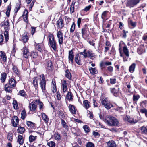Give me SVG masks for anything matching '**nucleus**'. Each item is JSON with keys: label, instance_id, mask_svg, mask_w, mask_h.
<instances>
[{"label": "nucleus", "instance_id": "obj_31", "mask_svg": "<svg viewBox=\"0 0 147 147\" xmlns=\"http://www.w3.org/2000/svg\"><path fill=\"white\" fill-rule=\"evenodd\" d=\"M84 106L86 109H88L90 107V102L87 100H84L83 101Z\"/></svg>", "mask_w": 147, "mask_h": 147}, {"label": "nucleus", "instance_id": "obj_2", "mask_svg": "<svg viewBox=\"0 0 147 147\" xmlns=\"http://www.w3.org/2000/svg\"><path fill=\"white\" fill-rule=\"evenodd\" d=\"M48 38L49 45L54 50L56 51L57 49V45L53 34H50L49 35Z\"/></svg>", "mask_w": 147, "mask_h": 147}, {"label": "nucleus", "instance_id": "obj_55", "mask_svg": "<svg viewBox=\"0 0 147 147\" xmlns=\"http://www.w3.org/2000/svg\"><path fill=\"white\" fill-rule=\"evenodd\" d=\"M75 2H74V1H73V2L72 3L71 5V7L70 8V9L71 11L72 9H73L72 11H71L72 13H73L74 12V5L75 3Z\"/></svg>", "mask_w": 147, "mask_h": 147}, {"label": "nucleus", "instance_id": "obj_38", "mask_svg": "<svg viewBox=\"0 0 147 147\" xmlns=\"http://www.w3.org/2000/svg\"><path fill=\"white\" fill-rule=\"evenodd\" d=\"M12 65L13 66L12 68L13 71L14 73H15L17 76H19L20 75L19 72L18 70L17 67L13 64H12Z\"/></svg>", "mask_w": 147, "mask_h": 147}, {"label": "nucleus", "instance_id": "obj_41", "mask_svg": "<svg viewBox=\"0 0 147 147\" xmlns=\"http://www.w3.org/2000/svg\"><path fill=\"white\" fill-rule=\"evenodd\" d=\"M27 125L29 127L33 128L35 127V124L31 121H28L27 122Z\"/></svg>", "mask_w": 147, "mask_h": 147}, {"label": "nucleus", "instance_id": "obj_23", "mask_svg": "<svg viewBox=\"0 0 147 147\" xmlns=\"http://www.w3.org/2000/svg\"><path fill=\"white\" fill-rule=\"evenodd\" d=\"M0 57L2 59L3 61L4 62H6L7 56L5 53L2 51H0Z\"/></svg>", "mask_w": 147, "mask_h": 147}, {"label": "nucleus", "instance_id": "obj_27", "mask_svg": "<svg viewBox=\"0 0 147 147\" xmlns=\"http://www.w3.org/2000/svg\"><path fill=\"white\" fill-rule=\"evenodd\" d=\"M65 77L69 80H72V76L71 74L69 71V70L68 69L66 70L65 71Z\"/></svg>", "mask_w": 147, "mask_h": 147}, {"label": "nucleus", "instance_id": "obj_3", "mask_svg": "<svg viewBox=\"0 0 147 147\" xmlns=\"http://www.w3.org/2000/svg\"><path fill=\"white\" fill-rule=\"evenodd\" d=\"M39 84L42 91L44 92L46 90V81L44 75L42 74L40 76V78H39Z\"/></svg>", "mask_w": 147, "mask_h": 147}, {"label": "nucleus", "instance_id": "obj_22", "mask_svg": "<svg viewBox=\"0 0 147 147\" xmlns=\"http://www.w3.org/2000/svg\"><path fill=\"white\" fill-rule=\"evenodd\" d=\"M110 89L111 92L113 93L115 96H117L119 90V88L117 89H116L115 88H111Z\"/></svg>", "mask_w": 147, "mask_h": 147}, {"label": "nucleus", "instance_id": "obj_17", "mask_svg": "<svg viewBox=\"0 0 147 147\" xmlns=\"http://www.w3.org/2000/svg\"><path fill=\"white\" fill-rule=\"evenodd\" d=\"M66 99L69 101H72L73 100L74 96L71 92H68L66 96Z\"/></svg>", "mask_w": 147, "mask_h": 147}, {"label": "nucleus", "instance_id": "obj_28", "mask_svg": "<svg viewBox=\"0 0 147 147\" xmlns=\"http://www.w3.org/2000/svg\"><path fill=\"white\" fill-rule=\"evenodd\" d=\"M123 51L124 53L126 56L127 57L129 56V51L125 45V46L123 47Z\"/></svg>", "mask_w": 147, "mask_h": 147}, {"label": "nucleus", "instance_id": "obj_20", "mask_svg": "<svg viewBox=\"0 0 147 147\" xmlns=\"http://www.w3.org/2000/svg\"><path fill=\"white\" fill-rule=\"evenodd\" d=\"M63 20L61 18H60L57 21V26L60 28H62L64 26Z\"/></svg>", "mask_w": 147, "mask_h": 147}, {"label": "nucleus", "instance_id": "obj_50", "mask_svg": "<svg viewBox=\"0 0 147 147\" xmlns=\"http://www.w3.org/2000/svg\"><path fill=\"white\" fill-rule=\"evenodd\" d=\"M108 11H104L102 14L101 18L104 20L105 18L107 17V15L108 13Z\"/></svg>", "mask_w": 147, "mask_h": 147}, {"label": "nucleus", "instance_id": "obj_64", "mask_svg": "<svg viewBox=\"0 0 147 147\" xmlns=\"http://www.w3.org/2000/svg\"><path fill=\"white\" fill-rule=\"evenodd\" d=\"M31 57L34 58H36L38 56V54L36 53H32L31 55H30Z\"/></svg>", "mask_w": 147, "mask_h": 147}, {"label": "nucleus", "instance_id": "obj_42", "mask_svg": "<svg viewBox=\"0 0 147 147\" xmlns=\"http://www.w3.org/2000/svg\"><path fill=\"white\" fill-rule=\"evenodd\" d=\"M16 80L13 78H11L9 80L8 83H7L9 85H12V84H15V86H16Z\"/></svg>", "mask_w": 147, "mask_h": 147}, {"label": "nucleus", "instance_id": "obj_59", "mask_svg": "<svg viewBox=\"0 0 147 147\" xmlns=\"http://www.w3.org/2000/svg\"><path fill=\"white\" fill-rule=\"evenodd\" d=\"M14 118H16L15 119L16 123L15 127H17V125H18L19 119L17 116H14Z\"/></svg>", "mask_w": 147, "mask_h": 147}, {"label": "nucleus", "instance_id": "obj_6", "mask_svg": "<svg viewBox=\"0 0 147 147\" xmlns=\"http://www.w3.org/2000/svg\"><path fill=\"white\" fill-rule=\"evenodd\" d=\"M0 25L1 27L4 26V28L6 30H9L10 29V25L8 20L2 22L0 24Z\"/></svg>", "mask_w": 147, "mask_h": 147}, {"label": "nucleus", "instance_id": "obj_54", "mask_svg": "<svg viewBox=\"0 0 147 147\" xmlns=\"http://www.w3.org/2000/svg\"><path fill=\"white\" fill-rule=\"evenodd\" d=\"M140 98L139 95H135L134 94L133 96V100L134 101H136L138 100Z\"/></svg>", "mask_w": 147, "mask_h": 147}, {"label": "nucleus", "instance_id": "obj_29", "mask_svg": "<svg viewBox=\"0 0 147 147\" xmlns=\"http://www.w3.org/2000/svg\"><path fill=\"white\" fill-rule=\"evenodd\" d=\"M107 144L108 147H116L115 143L113 140L109 141Z\"/></svg>", "mask_w": 147, "mask_h": 147}, {"label": "nucleus", "instance_id": "obj_8", "mask_svg": "<svg viewBox=\"0 0 147 147\" xmlns=\"http://www.w3.org/2000/svg\"><path fill=\"white\" fill-rule=\"evenodd\" d=\"M15 87V84H12V85L7 84L5 86V90L8 92H12V88Z\"/></svg>", "mask_w": 147, "mask_h": 147}, {"label": "nucleus", "instance_id": "obj_13", "mask_svg": "<svg viewBox=\"0 0 147 147\" xmlns=\"http://www.w3.org/2000/svg\"><path fill=\"white\" fill-rule=\"evenodd\" d=\"M68 59L69 61H71V64H73L74 63V54L72 50L69 51Z\"/></svg>", "mask_w": 147, "mask_h": 147}, {"label": "nucleus", "instance_id": "obj_62", "mask_svg": "<svg viewBox=\"0 0 147 147\" xmlns=\"http://www.w3.org/2000/svg\"><path fill=\"white\" fill-rule=\"evenodd\" d=\"M58 115L59 117L62 118H63L64 116V114L63 112L61 111H59Z\"/></svg>", "mask_w": 147, "mask_h": 147}, {"label": "nucleus", "instance_id": "obj_24", "mask_svg": "<svg viewBox=\"0 0 147 147\" xmlns=\"http://www.w3.org/2000/svg\"><path fill=\"white\" fill-rule=\"evenodd\" d=\"M22 40L24 43H26L28 41V37L27 36V33L25 32L22 35Z\"/></svg>", "mask_w": 147, "mask_h": 147}, {"label": "nucleus", "instance_id": "obj_25", "mask_svg": "<svg viewBox=\"0 0 147 147\" xmlns=\"http://www.w3.org/2000/svg\"><path fill=\"white\" fill-rule=\"evenodd\" d=\"M61 124L62 126L67 131H68L69 130V127L68 126L67 124L65 122L64 120L61 119Z\"/></svg>", "mask_w": 147, "mask_h": 147}, {"label": "nucleus", "instance_id": "obj_7", "mask_svg": "<svg viewBox=\"0 0 147 147\" xmlns=\"http://www.w3.org/2000/svg\"><path fill=\"white\" fill-rule=\"evenodd\" d=\"M84 58H86L87 57H88L92 59V58H94L95 57L94 53L90 50H88L87 52L86 51V53H84Z\"/></svg>", "mask_w": 147, "mask_h": 147}, {"label": "nucleus", "instance_id": "obj_48", "mask_svg": "<svg viewBox=\"0 0 147 147\" xmlns=\"http://www.w3.org/2000/svg\"><path fill=\"white\" fill-rule=\"evenodd\" d=\"M13 105L14 108L15 109H17L18 108L17 102L16 100H14L13 101Z\"/></svg>", "mask_w": 147, "mask_h": 147}, {"label": "nucleus", "instance_id": "obj_58", "mask_svg": "<svg viewBox=\"0 0 147 147\" xmlns=\"http://www.w3.org/2000/svg\"><path fill=\"white\" fill-rule=\"evenodd\" d=\"M36 48L39 51L41 52L42 51V50L41 46L39 44H37L36 45Z\"/></svg>", "mask_w": 147, "mask_h": 147}, {"label": "nucleus", "instance_id": "obj_10", "mask_svg": "<svg viewBox=\"0 0 147 147\" xmlns=\"http://www.w3.org/2000/svg\"><path fill=\"white\" fill-rule=\"evenodd\" d=\"M23 55L24 57L26 58H28L30 55V53L26 47H24L23 49Z\"/></svg>", "mask_w": 147, "mask_h": 147}, {"label": "nucleus", "instance_id": "obj_51", "mask_svg": "<svg viewBox=\"0 0 147 147\" xmlns=\"http://www.w3.org/2000/svg\"><path fill=\"white\" fill-rule=\"evenodd\" d=\"M76 25L75 23L73 22L72 25L70 28V32L71 33H73L75 30Z\"/></svg>", "mask_w": 147, "mask_h": 147}, {"label": "nucleus", "instance_id": "obj_26", "mask_svg": "<svg viewBox=\"0 0 147 147\" xmlns=\"http://www.w3.org/2000/svg\"><path fill=\"white\" fill-rule=\"evenodd\" d=\"M47 69L51 71L53 68V66L52 65V62L51 61L49 60L47 65Z\"/></svg>", "mask_w": 147, "mask_h": 147}, {"label": "nucleus", "instance_id": "obj_40", "mask_svg": "<svg viewBox=\"0 0 147 147\" xmlns=\"http://www.w3.org/2000/svg\"><path fill=\"white\" fill-rule=\"evenodd\" d=\"M4 36L5 38V40L6 42H7L9 39V32L6 30H5L4 32Z\"/></svg>", "mask_w": 147, "mask_h": 147}, {"label": "nucleus", "instance_id": "obj_30", "mask_svg": "<svg viewBox=\"0 0 147 147\" xmlns=\"http://www.w3.org/2000/svg\"><path fill=\"white\" fill-rule=\"evenodd\" d=\"M41 115L42 119L44 120V121L46 123H48L49 120V119L48 116L44 113H42Z\"/></svg>", "mask_w": 147, "mask_h": 147}, {"label": "nucleus", "instance_id": "obj_21", "mask_svg": "<svg viewBox=\"0 0 147 147\" xmlns=\"http://www.w3.org/2000/svg\"><path fill=\"white\" fill-rule=\"evenodd\" d=\"M38 80L39 78L37 77H35L33 80V84L36 90H38Z\"/></svg>", "mask_w": 147, "mask_h": 147}, {"label": "nucleus", "instance_id": "obj_19", "mask_svg": "<svg viewBox=\"0 0 147 147\" xmlns=\"http://www.w3.org/2000/svg\"><path fill=\"white\" fill-rule=\"evenodd\" d=\"M67 82L65 80H63L62 82V86L63 91L64 93L66 92L67 90Z\"/></svg>", "mask_w": 147, "mask_h": 147}, {"label": "nucleus", "instance_id": "obj_1", "mask_svg": "<svg viewBox=\"0 0 147 147\" xmlns=\"http://www.w3.org/2000/svg\"><path fill=\"white\" fill-rule=\"evenodd\" d=\"M106 122L109 126H117L119 125L118 120L115 117L110 116L106 118Z\"/></svg>", "mask_w": 147, "mask_h": 147}, {"label": "nucleus", "instance_id": "obj_37", "mask_svg": "<svg viewBox=\"0 0 147 147\" xmlns=\"http://www.w3.org/2000/svg\"><path fill=\"white\" fill-rule=\"evenodd\" d=\"M86 19H84L82 20V19L81 18H79L77 20V25L79 28H80V25L81 22H82V23L86 21Z\"/></svg>", "mask_w": 147, "mask_h": 147}, {"label": "nucleus", "instance_id": "obj_4", "mask_svg": "<svg viewBox=\"0 0 147 147\" xmlns=\"http://www.w3.org/2000/svg\"><path fill=\"white\" fill-rule=\"evenodd\" d=\"M101 102L102 105L108 109H110L111 107H113V105L109 102L106 99H102Z\"/></svg>", "mask_w": 147, "mask_h": 147}, {"label": "nucleus", "instance_id": "obj_61", "mask_svg": "<svg viewBox=\"0 0 147 147\" xmlns=\"http://www.w3.org/2000/svg\"><path fill=\"white\" fill-rule=\"evenodd\" d=\"M110 83L112 84H114L116 82V79L115 78H110Z\"/></svg>", "mask_w": 147, "mask_h": 147}, {"label": "nucleus", "instance_id": "obj_32", "mask_svg": "<svg viewBox=\"0 0 147 147\" xmlns=\"http://www.w3.org/2000/svg\"><path fill=\"white\" fill-rule=\"evenodd\" d=\"M89 70L90 73L93 75H95L97 73V70L95 68H93L92 67H90L89 68Z\"/></svg>", "mask_w": 147, "mask_h": 147}, {"label": "nucleus", "instance_id": "obj_9", "mask_svg": "<svg viewBox=\"0 0 147 147\" xmlns=\"http://www.w3.org/2000/svg\"><path fill=\"white\" fill-rule=\"evenodd\" d=\"M57 37L59 38V43L60 45H61L63 42V35L62 32L61 31H58L57 34Z\"/></svg>", "mask_w": 147, "mask_h": 147}, {"label": "nucleus", "instance_id": "obj_45", "mask_svg": "<svg viewBox=\"0 0 147 147\" xmlns=\"http://www.w3.org/2000/svg\"><path fill=\"white\" fill-rule=\"evenodd\" d=\"M54 137L56 140H60L61 139V136L60 134L58 132H55L54 134Z\"/></svg>", "mask_w": 147, "mask_h": 147}, {"label": "nucleus", "instance_id": "obj_12", "mask_svg": "<svg viewBox=\"0 0 147 147\" xmlns=\"http://www.w3.org/2000/svg\"><path fill=\"white\" fill-rule=\"evenodd\" d=\"M37 107V105L35 102H33L31 103H29V107L31 111L36 110Z\"/></svg>", "mask_w": 147, "mask_h": 147}, {"label": "nucleus", "instance_id": "obj_11", "mask_svg": "<svg viewBox=\"0 0 147 147\" xmlns=\"http://www.w3.org/2000/svg\"><path fill=\"white\" fill-rule=\"evenodd\" d=\"M125 119L126 121H127L128 122L132 124H135L137 122V120H134L133 118L127 116H126Z\"/></svg>", "mask_w": 147, "mask_h": 147}, {"label": "nucleus", "instance_id": "obj_18", "mask_svg": "<svg viewBox=\"0 0 147 147\" xmlns=\"http://www.w3.org/2000/svg\"><path fill=\"white\" fill-rule=\"evenodd\" d=\"M75 61L78 65H81L82 63L81 62V60L79 57V54H77L76 55L74 59Z\"/></svg>", "mask_w": 147, "mask_h": 147}, {"label": "nucleus", "instance_id": "obj_15", "mask_svg": "<svg viewBox=\"0 0 147 147\" xmlns=\"http://www.w3.org/2000/svg\"><path fill=\"white\" fill-rule=\"evenodd\" d=\"M88 29L87 25L85 24L81 29V34L82 36L87 33Z\"/></svg>", "mask_w": 147, "mask_h": 147}, {"label": "nucleus", "instance_id": "obj_60", "mask_svg": "<svg viewBox=\"0 0 147 147\" xmlns=\"http://www.w3.org/2000/svg\"><path fill=\"white\" fill-rule=\"evenodd\" d=\"M123 34L122 38H126L127 36L126 34V33H128V32L127 31H126L125 30H123Z\"/></svg>", "mask_w": 147, "mask_h": 147}, {"label": "nucleus", "instance_id": "obj_36", "mask_svg": "<svg viewBox=\"0 0 147 147\" xmlns=\"http://www.w3.org/2000/svg\"><path fill=\"white\" fill-rule=\"evenodd\" d=\"M17 140L20 144H22L24 143L23 136L20 135H18Z\"/></svg>", "mask_w": 147, "mask_h": 147}, {"label": "nucleus", "instance_id": "obj_16", "mask_svg": "<svg viewBox=\"0 0 147 147\" xmlns=\"http://www.w3.org/2000/svg\"><path fill=\"white\" fill-rule=\"evenodd\" d=\"M22 17L23 18L24 20L26 22H28V12L27 10L25 9L24 12L23 14L22 15Z\"/></svg>", "mask_w": 147, "mask_h": 147}, {"label": "nucleus", "instance_id": "obj_53", "mask_svg": "<svg viewBox=\"0 0 147 147\" xmlns=\"http://www.w3.org/2000/svg\"><path fill=\"white\" fill-rule=\"evenodd\" d=\"M140 112L142 113H144L146 117H147V109L143 108L140 109Z\"/></svg>", "mask_w": 147, "mask_h": 147}, {"label": "nucleus", "instance_id": "obj_34", "mask_svg": "<svg viewBox=\"0 0 147 147\" xmlns=\"http://www.w3.org/2000/svg\"><path fill=\"white\" fill-rule=\"evenodd\" d=\"M7 76V74L5 73H3L1 74V77L0 79L1 82H4Z\"/></svg>", "mask_w": 147, "mask_h": 147}, {"label": "nucleus", "instance_id": "obj_44", "mask_svg": "<svg viewBox=\"0 0 147 147\" xmlns=\"http://www.w3.org/2000/svg\"><path fill=\"white\" fill-rule=\"evenodd\" d=\"M140 129L142 131V133L143 134H146L147 133V127L142 126L140 127Z\"/></svg>", "mask_w": 147, "mask_h": 147}, {"label": "nucleus", "instance_id": "obj_46", "mask_svg": "<svg viewBox=\"0 0 147 147\" xmlns=\"http://www.w3.org/2000/svg\"><path fill=\"white\" fill-rule=\"evenodd\" d=\"M19 93L21 96L24 97H26L27 96L24 90H20Z\"/></svg>", "mask_w": 147, "mask_h": 147}, {"label": "nucleus", "instance_id": "obj_57", "mask_svg": "<svg viewBox=\"0 0 147 147\" xmlns=\"http://www.w3.org/2000/svg\"><path fill=\"white\" fill-rule=\"evenodd\" d=\"M47 145L50 147H55V143L53 141H51L50 142L47 143Z\"/></svg>", "mask_w": 147, "mask_h": 147}, {"label": "nucleus", "instance_id": "obj_43", "mask_svg": "<svg viewBox=\"0 0 147 147\" xmlns=\"http://www.w3.org/2000/svg\"><path fill=\"white\" fill-rule=\"evenodd\" d=\"M21 119L24 120L26 116V113L25 109L23 110L21 113Z\"/></svg>", "mask_w": 147, "mask_h": 147}, {"label": "nucleus", "instance_id": "obj_47", "mask_svg": "<svg viewBox=\"0 0 147 147\" xmlns=\"http://www.w3.org/2000/svg\"><path fill=\"white\" fill-rule=\"evenodd\" d=\"M37 136H33L31 135L29 137V140L30 142H32L34 141L36 139Z\"/></svg>", "mask_w": 147, "mask_h": 147}, {"label": "nucleus", "instance_id": "obj_35", "mask_svg": "<svg viewBox=\"0 0 147 147\" xmlns=\"http://www.w3.org/2000/svg\"><path fill=\"white\" fill-rule=\"evenodd\" d=\"M136 65V64L135 63H133L130 66L129 71L130 72L132 73L134 72Z\"/></svg>", "mask_w": 147, "mask_h": 147}, {"label": "nucleus", "instance_id": "obj_56", "mask_svg": "<svg viewBox=\"0 0 147 147\" xmlns=\"http://www.w3.org/2000/svg\"><path fill=\"white\" fill-rule=\"evenodd\" d=\"M94 144L92 142H89L86 144V147H94Z\"/></svg>", "mask_w": 147, "mask_h": 147}, {"label": "nucleus", "instance_id": "obj_49", "mask_svg": "<svg viewBox=\"0 0 147 147\" xmlns=\"http://www.w3.org/2000/svg\"><path fill=\"white\" fill-rule=\"evenodd\" d=\"M84 129L86 133H88L90 131V129L88 126L85 125L83 126Z\"/></svg>", "mask_w": 147, "mask_h": 147}, {"label": "nucleus", "instance_id": "obj_63", "mask_svg": "<svg viewBox=\"0 0 147 147\" xmlns=\"http://www.w3.org/2000/svg\"><path fill=\"white\" fill-rule=\"evenodd\" d=\"M3 36L1 34L0 35V45L2 44V43L4 40Z\"/></svg>", "mask_w": 147, "mask_h": 147}, {"label": "nucleus", "instance_id": "obj_5", "mask_svg": "<svg viewBox=\"0 0 147 147\" xmlns=\"http://www.w3.org/2000/svg\"><path fill=\"white\" fill-rule=\"evenodd\" d=\"M140 2L139 0H129L128 1L127 5L130 8L133 7Z\"/></svg>", "mask_w": 147, "mask_h": 147}, {"label": "nucleus", "instance_id": "obj_52", "mask_svg": "<svg viewBox=\"0 0 147 147\" xmlns=\"http://www.w3.org/2000/svg\"><path fill=\"white\" fill-rule=\"evenodd\" d=\"M13 138V135L12 134L8 133L7 135V139L11 142H12Z\"/></svg>", "mask_w": 147, "mask_h": 147}, {"label": "nucleus", "instance_id": "obj_33", "mask_svg": "<svg viewBox=\"0 0 147 147\" xmlns=\"http://www.w3.org/2000/svg\"><path fill=\"white\" fill-rule=\"evenodd\" d=\"M17 131L18 133H20V134H23L24 132L25 129L24 127L20 125L18 126Z\"/></svg>", "mask_w": 147, "mask_h": 147}, {"label": "nucleus", "instance_id": "obj_14", "mask_svg": "<svg viewBox=\"0 0 147 147\" xmlns=\"http://www.w3.org/2000/svg\"><path fill=\"white\" fill-rule=\"evenodd\" d=\"M69 110L71 114H76L77 109L73 105L69 104Z\"/></svg>", "mask_w": 147, "mask_h": 147}, {"label": "nucleus", "instance_id": "obj_39", "mask_svg": "<svg viewBox=\"0 0 147 147\" xmlns=\"http://www.w3.org/2000/svg\"><path fill=\"white\" fill-rule=\"evenodd\" d=\"M11 7L10 4L7 7V9L6 13L7 17H9L10 16V13L11 9Z\"/></svg>", "mask_w": 147, "mask_h": 147}]
</instances>
